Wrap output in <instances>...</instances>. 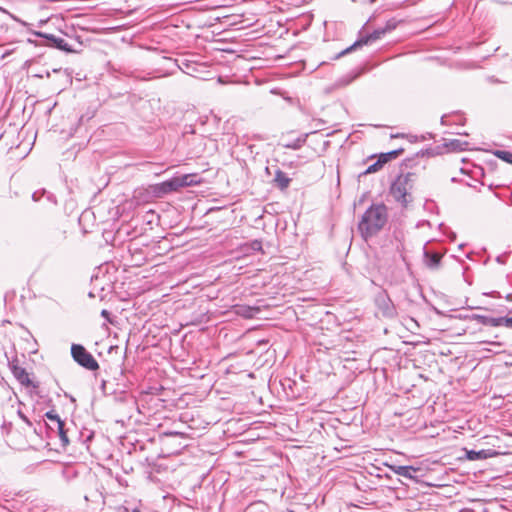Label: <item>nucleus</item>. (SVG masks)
Here are the masks:
<instances>
[{
	"mask_svg": "<svg viewBox=\"0 0 512 512\" xmlns=\"http://www.w3.org/2000/svg\"><path fill=\"white\" fill-rule=\"evenodd\" d=\"M388 221V209L383 203L372 204L362 215L358 229L364 239L375 236Z\"/></svg>",
	"mask_w": 512,
	"mask_h": 512,
	"instance_id": "obj_1",
	"label": "nucleus"
},
{
	"mask_svg": "<svg viewBox=\"0 0 512 512\" xmlns=\"http://www.w3.org/2000/svg\"><path fill=\"white\" fill-rule=\"evenodd\" d=\"M416 175L406 173L399 175L390 187L392 197L403 206L412 201L411 190L413 189Z\"/></svg>",
	"mask_w": 512,
	"mask_h": 512,
	"instance_id": "obj_2",
	"label": "nucleus"
},
{
	"mask_svg": "<svg viewBox=\"0 0 512 512\" xmlns=\"http://www.w3.org/2000/svg\"><path fill=\"white\" fill-rule=\"evenodd\" d=\"M71 354L73 359L82 367L95 371L99 368L98 362L93 355L80 344H72Z\"/></svg>",
	"mask_w": 512,
	"mask_h": 512,
	"instance_id": "obj_3",
	"label": "nucleus"
},
{
	"mask_svg": "<svg viewBox=\"0 0 512 512\" xmlns=\"http://www.w3.org/2000/svg\"><path fill=\"white\" fill-rule=\"evenodd\" d=\"M182 187H183V184L181 182H179L176 179V177H174V178H171V179L164 181L160 184L155 185L154 193L158 197H162L163 195L178 191Z\"/></svg>",
	"mask_w": 512,
	"mask_h": 512,
	"instance_id": "obj_4",
	"label": "nucleus"
},
{
	"mask_svg": "<svg viewBox=\"0 0 512 512\" xmlns=\"http://www.w3.org/2000/svg\"><path fill=\"white\" fill-rule=\"evenodd\" d=\"M385 33H386V30H384V29H377L373 33H371V34H369L367 36H364V37L360 38L359 40H357L349 48H347L344 51H342L340 55H344V54L354 50L356 47H361V46L366 45V44H368L370 42L376 41V40L380 39Z\"/></svg>",
	"mask_w": 512,
	"mask_h": 512,
	"instance_id": "obj_5",
	"label": "nucleus"
},
{
	"mask_svg": "<svg viewBox=\"0 0 512 512\" xmlns=\"http://www.w3.org/2000/svg\"><path fill=\"white\" fill-rule=\"evenodd\" d=\"M36 35L47 39L50 42L51 46H53L61 51H64V52H73L74 51L72 49V47L66 42V40L61 37H57L53 34L42 33V32H38V33H36Z\"/></svg>",
	"mask_w": 512,
	"mask_h": 512,
	"instance_id": "obj_6",
	"label": "nucleus"
},
{
	"mask_svg": "<svg viewBox=\"0 0 512 512\" xmlns=\"http://www.w3.org/2000/svg\"><path fill=\"white\" fill-rule=\"evenodd\" d=\"M442 254L424 249V264L429 269H438L440 266Z\"/></svg>",
	"mask_w": 512,
	"mask_h": 512,
	"instance_id": "obj_7",
	"label": "nucleus"
},
{
	"mask_svg": "<svg viewBox=\"0 0 512 512\" xmlns=\"http://www.w3.org/2000/svg\"><path fill=\"white\" fill-rule=\"evenodd\" d=\"M392 471L399 476L408 478V479H416V473L420 471L419 468L413 466H403V465H394L391 467Z\"/></svg>",
	"mask_w": 512,
	"mask_h": 512,
	"instance_id": "obj_8",
	"label": "nucleus"
},
{
	"mask_svg": "<svg viewBox=\"0 0 512 512\" xmlns=\"http://www.w3.org/2000/svg\"><path fill=\"white\" fill-rule=\"evenodd\" d=\"M12 373L14 377L24 386L29 387L32 385V382L30 380L29 374L25 370V368L13 365L12 366Z\"/></svg>",
	"mask_w": 512,
	"mask_h": 512,
	"instance_id": "obj_9",
	"label": "nucleus"
},
{
	"mask_svg": "<svg viewBox=\"0 0 512 512\" xmlns=\"http://www.w3.org/2000/svg\"><path fill=\"white\" fill-rule=\"evenodd\" d=\"M474 318L481 324L492 326V327H498V326H504V320L505 317H490L485 315H475Z\"/></svg>",
	"mask_w": 512,
	"mask_h": 512,
	"instance_id": "obj_10",
	"label": "nucleus"
},
{
	"mask_svg": "<svg viewBox=\"0 0 512 512\" xmlns=\"http://www.w3.org/2000/svg\"><path fill=\"white\" fill-rule=\"evenodd\" d=\"M274 182L279 189L285 190L286 188H288L291 179L287 176L285 172L278 169L275 173Z\"/></svg>",
	"mask_w": 512,
	"mask_h": 512,
	"instance_id": "obj_11",
	"label": "nucleus"
},
{
	"mask_svg": "<svg viewBox=\"0 0 512 512\" xmlns=\"http://www.w3.org/2000/svg\"><path fill=\"white\" fill-rule=\"evenodd\" d=\"M384 164H385V159H381L379 157L378 160L376 162H374L373 164L369 165L362 174L368 175V174L375 173V172L379 171L383 167Z\"/></svg>",
	"mask_w": 512,
	"mask_h": 512,
	"instance_id": "obj_12",
	"label": "nucleus"
},
{
	"mask_svg": "<svg viewBox=\"0 0 512 512\" xmlns=\"http://www.w3.org/2000/svg\"><path fill=\"white\" fill-rule=\"evenodd\" d=\"M195 177L196 175L194 174H185L183 176L176 177V179L183 184V187H187L198 183V181L194 179Z\"/></svg>",
	"mask_w": 512,
	"mask_h": 512,
	"instance_id": "obj_13",
	"label": "nucleus"
},
{
	"mask_svg": "<svg viewBox=\"0 0 512 512\" xmlns=\"http://www.w3.org/2000/svg\"><path fill=\"white\" fill-rule=\"evenodd\" d=\"M257 311H258V309L248 307V306H237L236 307V313L239 315H242L246 318L253 317L254 313Z\"/></svg>",
	"mask_w": 512,
	"mask_h": 512,
	"instance_id": "obj_14",
	"label": "nucleus"
},
{
	"mask_svg": "<svg viewBox=\"0 0 512 512\" xmlns=\"http://www.w3.org/2000/svg\"><path fill=\"white\" fill-rule=\"evenodd\" d=\"M403 152H404V149L399 148V149H396V150L389 151L387 153H382L379 157L381 159H385V163H387L388 161L397 158Z\"/></svg>",
	"mask_w": 512,
	"mask_h": 512,
	"instance_id": "obj_15",
	"label": "nucleus"
},
{
	"mask_svg": "<svg viewBox=\"0 0 512 512\" xmlns=\"http://www.w3.org/2000/svg\"><path fill=\"white\" fill-rule=\"evenodd\" d=\"M487 457V451L486 450H480V451H468L467 452V458L469 460H478V459H485Z\"/></svg>",
	"mask_w": 512,
	"mask_h": 512,
	"instance_id": "obj_16",
	"label": "nucleus"
},
{
	"mask_svg": "<svg viewBox=\"0 0 512 512\" xmlns=\"http://www.w3.org/2000/svg\"><path fill=\"white\" fill-rule=\"evenodd\" d=\"M494 155L497 158H499L507 163L512 164V153L511 152L506 151V150H497L494 152Z\"/></svg>",
	"mask_w": 512,
	"mask_h": 512,
	"instance_id": "obj_17",
	"label": "nucleus"
},
{
	"mask_svg": "<svg viewBox=\"0 0 512 512\" xmlns=\"http://www.w3.org/2000/svg\"><path fill=\"white\" fill-rule=\"evenodd\" d=\"M45 417L48 420L55 422L57 427H61V425L63 423V421L60 419L59 415L53 410L46 412Z\"/></svg>",
	"mask_w": 512,
	"mask_h": 512,
	"instance_id": "obj_18",
	"label": "nucleus"
},
{
	"mask_svg": "<svg viewBox=\"0 0 512 512\" xmlns=\"http://www.w3.org/2000/svg\"><path fill=\"white\" fill-rule=\"evenodd\" d=\"M305 141H306V137H304V138H297L293 142L285 144L284 147L285 148H289V149H293V150H297V149H300L303 146Z\"/></svg>",
	"mask_w": 512,
	"mask_h": 512,
	"instance_id": "obj_19",
	"label": "nucleus"
},
{
	"mask_svg": "<svg viewBox=\"0 0 512 512\" xmlns=\"http://www.w3.org/2000/svg\"><path fill=\"white\" fill-rule=\"evenodd\" d=\"M57 430L62 445L67 446L69 444V439L67 436V432L64 430V422L62 423L61 427H57Z\"/></svg>",
	"mask_w": 512,
	"mask_h": 512,
	"instance_id": "obj_20",
	"label": "nucleus"
},
{
	"mask_svg": "<svg viewBox=\"0 0 512 512\" xmlns=\"http://www.w3.org/2000/svg\"><path fill=\"white\" fill-rule=\"evenodd\" d=\"M402 233H399L398 235H395V238H396V241H397V244H396V250L397 251H402L403 249V243H402Z\"/></svg>",
	"mask_w": 512,
	"mask_h": 512,
	"instance_id": "obj_21",
	"label": "nucleus"
},
{
	"mask_svg": "<svg viewBox=\"0 0 512 512\" xmlns=\"http://www.w3.org/2000/svg\"><path fill=\"white\" fill-rule=\"evenodd\" d=\"M478 344H489L493 347H501L503 345V343L499 341H480Z\"/></svg>",
	"mask_w": 512,
	"mask_h": 512,
	"instance_id": "obj_22",
	"label": "nucleus"
},
{
	"mask_svg": "<svg viewBox=\"0 0 512 512\" xmlns=\"http://www.w3.org/2000/svg\"><path fill=\"white\" fill-rule=\"evenodd\" d=\"M395 27H396V21L395 20H389L386 23L385 28H383V29L386 30V32H387V31L393 30Z\"/></svg>",
	"mask_w": 512,
	"mask_h": 512,
	"instance_id": "obj_23",
	"label": "nucleus"
},
{
	"mask_svg": "<svg viewBox=\"0 0 512 512\" xmlns=\"http://www.w3.org/2000/svg\"><path fill=\"white\" fill-rule=\"evenodd\" d=\"M101 316L104 317L105 319H107L110 323H112L111 319H110V312L106 309H103L101 311Z\"/></svg>",
	"mask_w": 512,
	"mask_h": 512,
	"instance_id": "obj_24",
	"label": "nucleus"
},
{
	"mask_svg": "<svg viewBox=\"0 0 512 512\" xmlns=\"http://www.w3.org/2000/svg\"><path fill=\"white\" fill-rule=\"evenodd\" d=\"M504 326L512 328V317H505Z\"/></svg>",
	"mask_w": 512,
	"mask_h": 512,
	"instance_id": "obj_25",
	"label": "nucleus"
},
{
	"mask_svg": "<svg viewBox=\"0 0 512 512\" xmlns=\"http://www.w3.org/2000/svg\"><path fill=\"white\" fill-rule=\"evenodd\" d=\"M18 415L20 416V418L25 422L27 423L28 425H31V422L29 421V419L21 412V411H18Z\"/></svg>",
	"mask_w": 512,
	"mask_h": 512,
	"instance_id": "obj_26",
	"label": "nucleus"
},
{
	"mask_svg": "<svg viewBox=\"0 0 512 512\" xmlns=\"http://www.w3.org/2000/svg\"><path fill=\"white\" fill-rule=\"evenodd\" d=\"M253 248H254V249H261V242H259V241H255V242L253 243Z\"/></svg>",
	"mask_w": 512,
	"mask_h": 512,
	"instance_id": "obj_27",
	"label": "nucleus"
},
{
	"mask_svg": "<svg viewBox=\"0 0 512 512\" xmlns=\"http://www.w3.org/2000/svg\"><path fill=\"white\" fill-rule=\"evenodd\" d=\"M485 350L488 351V352H493L495 354H499V353L502 352L501 350H493V349H485Z\"/></svg>",
	"mask_w": 512,
	"mask_h": 512,
	"instance_id": "obj_28",
	"label": "nucleus"
},
{
	"mask_svg": "<svg viewBox=\"0 0 512 512\" xmlns=\"http://www.w3.org/2000/svg\"><path fill=\"white\" fill-rule=\"evenodd\" d=\"M132 512H140V510L138 508H134Z\"/></svg>",
	"mask_w": 512,
	"mask_h": 512,
	"instance_id": "obj_29",
	"label": "nucleus"
}]
</instances>
